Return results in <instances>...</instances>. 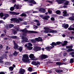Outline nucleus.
Listing matches in <instances>:
<instances>
[{
    "label": "nucleus",
    "mask_w": 74,
    "mask_h": 74,
    "mask_svg": "<svg viewBox=\"0 0 74 74\" xmlns=\"http://www.w3.org/2000/svg\"><path fill=\"white\" fill-rule=\"evenodd\" d=\"M44 29H45L44 31V33H58V32L56 30H51L50 31V32H49V28L48 27H44L43 28Z\"/></svg>",
    "instance_id": "1"
},
{
    "label": "nucleus",
    "mask_w": 74,
    "mask_h": 74,
    "mask_svg": "<svg viewBox=\"0 0 74 74\" xmlns=\"http://www.w3.org/2000/svg\"><path fill=\"white\" fill-rule=\"evenodd\" d=\"M20 32H22L23 33H38L37 32L33 31H28L25 28L23 29H20Z\"/></svg>",
    "instance_id": "2"
},
{
    "label": "nucleus",
    "mask_w": 74,
    "mask_h": 74,
    "mask_svg": "<svg viewBox=\"0 0 74 74\" xmlns=\"http://www.w3.org/2000/svg\"><path fill=\"white\" fill-rule=\"evenodd\" d=\"M28 46L27 47V49L28 50H32L33 49V47H31L33 46V45L30 42H29L27 44Z\"/></svg>",
    "instance_id": "3"
},
{
    "label": "nucleus",
    "mask_w": 74,
    "mask_h": 74,
    "mask_svg": "<svg viewBox=\"0 0 74 74\" xmlns=\"http://www.w3.org/2000/svg\"><path fill=\"white\" fill-rule=\"evenodd\" d=\"M62 44V42H57L56 43H55V42H53L50 45H51L53 47H54L55 45L56 46L57 44L58 45H59V44Z\"/></svg>",
    "instance_id": "4"
},
{
    "label": "nucleus",
    "mask_w": 74,
    "mask_h": 74,
    "mask_svg": "<svg viewBox=\"0 0 74 74\" xmlns=\"http://www.w3.org/2000/svg\"><path fill=\"white\" fill-rule=\"evenodd\" d=\"M23 58H24L22 59V60L24 62H26L27 59H29V57L27 55H25L23 56Z\"/></svg>",
    "instance_id": "5"
},
{
    "label": "nucleus",
    "mask_w": 74,
    "mask_h": 74,
    "mask_svg": "<svg viewBox=\"0 0 74 74\" xmlns=\"http://www.w3.org/2000/svg\"><path fill=\"white\" fill-rule=\"evenodd\" d=\"M47 57L48 56H47L42 54L40 56V58L41 60H44V59H46V58H47Z\"/></svg>",
    "instance_id": "6"
},
{
    "label": "nucleus",
    "mask_w": 74,
    "mask_h": 74,
    "mask_svg": "<svg viewBox=\"0 0 74 74\" xmlns=\"http://www.w3.org/2000/svg\"><path fill=\"white\" fill-rule=\"evenodd\" d=\"M22 39H23V40L21 41L22 43H24L25 42H27V40H28V39L26 38V37L25 36L22 37Z\"/></svg>",
    "instance_id": "7"
},
{
    "label": "nucleus",
    "mask_w": 74,
    "mask_h": 74,
    "mask_svg": "<svg viewBox=\"0 0 74 74\" xmlns=\"http://www.w3.org/2000/svg\"><path fill=\"white\" fill-rule=\"evenodd\" d=\"M32 3L34 4H37L36 2L34 0H31L29 1V2L28 3L29 5H30V6L32 5Z\"/></svg>",
    "instance_id": "8"
},
{
    "label": "nucleus",
    "mask_w": 74,
    "mask_h": 74,
    "mask_svg": "<svg viewBox=\"0 0 74 74\" xmlns=\"http://www.w3.org/2000/svg\"><path fill=\"white\" fill-rule=\"evenodd\" d=\"M31 64L35 65V66H37V65H38V64H39V65L40 64V62H37L34 61L32 62L31 63Z\"/></svg>",
    "instance_id": "9"
},
{
    "label": "nucleus",
    "mask_w": 74,
    "mask_h": 74,
    "mask_svg": "<svg viewBox=\"0 0 74 74\" xmlns=\"http://www.w3.org/2000/svg\"><path fill=\"white\" fill-rule=\"evenodd\" d=\"M66 0H56V1L58 3V4H62L64 3V1H66Z\"/></svg>",
    "instance_id": "10"
},
{
    "label": "nucleus",
    "mask_w": 74,
    "mask_h": 74,
    "mask_svg": "<svg viewBox=\"0 0 74 74\" xmlns=\"http://www.w3.org/2000/svg\"><path fill=\"white\" fill-rule=\"evenodd\" d=\"M39 11L40 12H42L43 13H44L46 11L45 10L42 8H40L39 9Z\"/></svg>",
    "instance_id": "11"
},
{
    "label": "nucleus",
    "mask_w": 74,
    "mask_h": 74,
    "mask_svg": "<svg viewBox=\"0 0 74 74\" xmlns=\"http://www.w3.org/2000/svg\"><path fill=\"white\" fill-rule=\"evenodd\" d=\"M62 27H64L65 29H67L69 27V25L68 24L64 23L62 24Z\"/></svg>",
    "instance_id": "12"
},
{
    "label": "nucleus",
    "mask_w": 74,
    "mask_h": 74,
    "mask_svg": "<svg viewBox=\"0 0 74 74\" xmlns=\"http://www.w3.org/2000/svg\"><path fill=\"white\" fill-rule=\"evenodd\" d=\"M52 48H53V47H52V46H49L45 48V49L47 50H48V51H50V50L51 49H52Z\"/></svg>",
    "instance_id": "13"
},
{
    "label": "nucleus",
    "mask_w": 74,
    "mask_h": 74,
    "mask_svg": "<svg viewBox=\"0 0 74 74\" xmlns=\"http://www.w3.org/2000/svg\"><path fill=\"white\" fill-rule=\"evenodd\" d=\"M14 48L15 49H18V47H19V46H18V45L16 44H14Z\"/></svg>",
    "instance_id": "14"
},
{
    "label": "nucleus",
    "mask_w": 74,
    "mask_h": 74,
    "mask_svg": "<svg viewBox=\"0 0 74 74\" xmlns=\"http://www.w3.org/2000/svg\"><path fill=\"white\" fill-rule=\"evenodd\" d=\"M9 13H10V14H15V15H19V13H17L13 12H10Z\"/></svg>",
    "instance_id": "15"
},
{
    "label": "nucleus",
    "mask_w": 74,
    "mask_h": 74,
    "mask_svg": "<svg viewBox=\"0 0 74 74\" xmlns=\"http://www.w3.org/2000/svg\"><path fill=\"white\" fill-rule=\"evenodd\" d=\"M25 72V70L23 69H20V73L21 74H24V73Z\"/></svg>",
    "instance_id": "16"
},
{
    "label": "nucleus",
    "mask_w": 74,
    "mask_h": 74,
    "mask_svg": "<svg viewBox=\"0 0 74 74\" xmlns=\"http://www.w3.org/2000/svg\"><path fill=\"white\" fill-rule=\"evenodd\" d=\"M35 22L37 23L36 24L37 26H40V23L39 21L37 20H35Z\"/></svg>",
    "instance_id": "17"
},
{
    "label": "nucleus",
    "mask_w": 74,
    "mask_h": 74,
    "mask_svg": "<svg viewBox=\"0 0 74 74\" xmlns=\"http://www.w3.org/2000/svg\"><path fill=\"white\" fill-rule=\"evenodd\" d=\"M56 64H57V65H59V66H60V65H63V64H64V63H61L60 62H57Z\"/></svg>",
    "instance_id": "18"
},
{
    "label": "nucleus",
    "mask_w": 74,
    "mask_h": 74,
    "mask_svg": "<svg viewBox=\"0 0 74 74\" xmlns=\"http://www.w3.org/2000/svg\"><path fill=\"white\" fill-rule=\"evenodd\" d=\"M15 29V30H17V31H20L21 30L19 28V26L18 25L16 27V29Z\"/></svg>",
    "instance_id": "19"
},
{
    "label": "nucleus",
    "mask_w": 74,
    "mask_h": 74,
    "mask_svg": "<svg viewBox=\"0 0 74 74\" xmlns=\"http://www.w3.org/2000/svg\"><path fill=\"white\" fill-rule=\"evenodd\" d=\"M29 57L31 59H34L35 58V57L34 56V55L33 54H31L29 55Z\"/></svg>",
    "instance_id": "20"
},
{
    "label": "nucleus",
    "mask_w": 74,
    "mask_h": 74,
    "mask_svg": "<svg viewBox=\"0 0 74 74\" xmlns=\"http://www.w3.org/2000/svg\"><path fill=\"white\" fill-rule=\"evenodd\" d=\"M49 18V16H45L44 17H43L42 18V19H46V20H48V18Z\"/></svg>",
    "instance_id": "21"
},
{
    "label": "nucleus",
    "mask_w": 74,
    "mask_h": 74,
    "mask_svg": "<svg viewBox=\"0 0 74 74\" xmlns=\"http://www.w3.org/2000/svg\"><path fill=\"white\" fill-rule=\"evenodd\" d=\"M12 30L13 31V32H14V34H17V31L15 29H12Z\"/></svg>",
    "instance_id": "22"
},
{
    "label": "nucleus",
    "mask_w": 74,
    "mask_h": 74,
    "mask_svg": "<svg viewBox=\"0 0 74 74\" xmlns=\"http://www.w3.org/2000/svg\"><path fill=\"white\" fill-rule=\"evenodd\" d=\"M23 48L22 47H19L17 49L19 50L20 52H21L23 50Z\"/></svg>",
    "instance_id": "23"
},
{
    "label": "nucleus",
    "mask_w": 74,
    "mask_h": 74,
    "mask_svg": "<svg viewBox=\"0 0 74 74\" xmlns=\"http://www.w3.org/2000/svg\"><path fill=\"white\" fill-rule=\"evenodd\" d=\"M67 44V41H64V43L62 45V47H64V46H65V45H66V44Z\"/></svg>",
    "instance_id": "24"
},
{
    "label": "nucleus",
    "mask_w": 74,
    "mask_h": 74,
    "mask_svg": "<svg viewBox=\"0 0 74 74\" xmlns=\"http://www.w3.org/2000/svg\"><path fill=\"white\" fill-rule=\"evenodd\" d=\"M69 20H70V21H74V16H72L70 17L69 18Z\"/></svg>",
    "instance_id": "25"
},
{
    "label": "nucleus",
    "mask_w": 74,
    "mask_h": 74,
    "mask_svg": "<svg viewBox=\"0 0 74 74\" xmlns=\"http://www.w3.org/2000/svg\"><path fill=\"white\" fill-rule=\"evenodd\" d=\"M15 22H16V23H20V21L19 19H18L17 18H16Z\"/></svg>",
    "instance_id": "26"
},
{
    "label": "nucleus",
    "mask_w": 74,
    "mask_h": 74,
    "mask_svg": "<svg viewBox=\"0 0 74 74\" xmlns=\"http://www.w3.org/2000/svg\"><path fill=\"white\" fill-rule=\"evenodd\" d=\"M14 8H15L16 7V9L18 10L19 9V5L16 4H15L14 5Z\"/></svg>",
    "instance_id": "27"
},
{
    "label": "nucleus",
    "mask_w": 74,
    "mask_h": 74,
    "mask_svg": "<svg viewBox=\"0 0 74 74\" xmlns=\"http://www.w3.org/2000/svg\"><path fill=\"white\" fill-rule=\"evenodd\" d=\"M63 13L64 14L63 16H67V12H66V11H64V12H63Z\"/></svg>",
    "instance_id": "28"
},
{
    "label": "nucleus",
    "mask_w": 74,
    "mask_h": 74,
    "mask_svg": "<svg viewBox=\"0 0 74 74\" xmlns=\"http://www.w3.org/2000/svg\"><path fill=\"white\" fill-rule=\"evenodd\" d=\"M15 7H11L10 8V10L11 11H14L15 9Z\"/></svg>",
    "instance_id": "29"
},
{
    "label": "nucleus",
    "mask_w": 74,
    "mask_h": 74,
    "mask_svg": "<svg viewBox=\"0 0 74 74\" xmlns=\"http://www.w3.org/2000/svg\"><path fill=\"white\" fill-rule=\"evenodd\" d=\"M56 71L57 73H61V72H63V70H56Z\"/></svg>",
    "instance_id": "30"
},
{
    "label": "nucleus",
    "mask_w": 74,
    "mask_h": 74,
    "mask_svg": "<svg viewBox=\"0 0 74 74\" xmlns=\"http://www.w3.org/2000/svg\"><path fill=\"white\" fill-rule=\"evenodd\" d=\"M56 12L57 14H58L59 15L61 14V12H60V10H57V11H56Z\"/></svg>",
    "instance_id": "31"
},
{
    "label": "nucleus",
    "mask_w": 74,
    "mask_h": 74,
    "mask_svg": "<svg viewBox=\"0 0 74 74\" xmlns=\"http://www.w3.org/2000/svg\"><path fill=\"white\" fill-rule=\"evenodd\" d=\"M16 20V18H11L10 19L11 22H12V21H14V22H15V20Z\"/></svg>",
    "instance_id": "32"
},
{
    "label": "nucleus",
    "mask_w": 74,
    "mask_h": 74,
    "mask_svg": "<svg viewBox=\"0 0 74 74\" xmlns=\"http://www.w3.org/2000/svg\"><path fill=\"white\" fill-rule=\"evenodd\" d=\"M30 41L32 42H33V43H36V40L34 39L31 40Z\"/></svg>",
    "instance_id": "33"
},
{
    "label": "nucleus",
    "mask_w": 74,
    "mask_h": 74,
    "mask_svg": "<svg viewBox=\"0 0 74 74\" xmlns=\"http://www.w3.org/2000/svg\"><path fill=\"white\" fill-rule=\"evenodd\" d=\"M34 50L36 52H37L38 51V49L37 47H35L34 49Z\"/></svg>",
    "instance_id": "34"
},
{
    "label": "nucleus",
    "mask_w": 74,
    "mask_h": 74,
    "mask_svg": "<svg viewBox=\"0 0 74 74\" xmlns=\"http://www.w3.org/2000/svg\"><path fill=\"white\" fill-rule=\"evenodd\" d=\"M2 56V58H3V59L6 58V57H7V54H4Z\"/></svg>",
    "instance_id": "35"
},
{
    "label": "nucleus",
    "mask_w": 74,
    "mask_h": 74,
    "mask_svg": "<svg viewBox=\"0 0 74 74\" xmlns=\"http://www.w3.org/2000/svg\"><path fill=\"white\" fill-rule=\"evenodd\" d=\"M68 29L69 30H73L74 31V28L70 27L68 28Z\"/></svg>",
    "instance_id": "36"
},
{
    "label": "nucleus",
    "mask_w": 74,
    "mask_h": 74,
    "mask_svg": "<svg viewBox=\"0 0 74 74\" xmlns=\"http://www.w3.org/2000/svg\"><path fill=\"white\" fill-rule=\"evenodd\" d=\"M9 69L10 71H12L14 70V68L13 66H11L9 68Z\"/></svg>",
    "instance_id": "37"
},
{
    "label": "nucleus",
    "mask_w": 74,
    "mask_h": 74,
    "mask_svg": "<svg viewBox=\"0 0 74 74\" xmlns=\"http://www.w3.org/2000/svg\"><path fill=\"white\" fill-rule=\"evenodd\" d=\"M74 62V60L73 58H71L70 59V63H73Z\"/></svg>",
    "instance_id": "38"
},
{
    "label": "nucleus",
    "mask_w": 74,
    "mask_h": 74,
    "mask_svg": "<svg viewBox=\"0 0 74 74\" xmlns=\"http://www.w3.org/2000/svg\"><path fill=\"white\" fill-rule=\"evenodd\" d=\"M10 37L11 38H14V39H16V38H17V36H11Z\"/></svg>",
    "instance_id": "39"
},
{
    "label": "nucleus",
    "mask_w": 74,
    "mask_h": 74,
    "mask_svg": "<svg viewBox=\"0 0 74 74\" xmlns=\"http://www.w3.org/2000/svg\"><path fill=\"white\" fill-rule=\"evenodd\" d=\"M69 3V1H66L64 3V4L65 5H68V4Z\"/></svg>",
    "instance_id": "40"
},
{
    "label": "nucleus",
    "mask_w": 74,
    "mask_h": 74,
    "mask_svg": "<svg viewBox=\"0 0 74 74\" xmlns=\"http://www.w3.org/2000/svg\"><path fill=\"white\" fill-rule=\"evenodd\" d=\"M14 25L12 24H9V25L10 28H12V27H14Z\"/></svg>",
    "instance_id": "41"
},
{
    "label": "nucleus",
    "mask_w": 74,
    "mask_h": 74,
    "mask_svg": "<svg viewBox=\"0 0 74 74\" xmlns=\"http://www.w3.org/2000/svg\"><path fill=\"white\" fill-rule=\"evenodd\" d=\"M67 48H72L73 47L72 46H67L66 47Z\"/></svg>",
    "instance_id": "42"
},
{
    "label": "nucleus",
    "mask_w": 74,
    "mask_h": 74,
    "mask_svg": "<svg viewBox=\"0 0 74 74\" xmlns=\"http://www.w3.org/2000/svg\"><path fill=\"white\" fill-rule=\"evenodd\" d=\"M20 16H26V14L25 13H23L20 15Z\"/></svg>",
    "instance_id": "43"
},
{
    "label": "nucleus",
    "mask_w": 74,
    "mask_h": 74,
    "mask_svg": "<svg viewBox=\"0 0 74 74\" xmlns=\"http://www.w3.org/2000/svg\"><path fill=\"white\" fill-rule=\"evenodd\" d=\"M38 39H39V42L40 41H41V42L42 41V39L41 38V37H39Z\"/></svg>",
    "instance_id": "44"
},
{
    "label": "nucleus",
    "mask_w": 74,
    "mask_h": 74,
    "mask_svg": "<svg viewBox=\"0 0 74 74\" xmlns=\"http://www.w3.org/2000/svg\"><path fill=\"white\" fill-rule=\"evenodd\" d=\"M28 70L29 71H32V68L29 67L28 68Z\"/></svg>",
    "instance_id": "45"
},
{
    "label": "nucleus",
    "mask_w": 74,
    "mask_h": 74,
    "mask_svg": "<svg viewBox=\"0 0 74 74\" xmlns=\"http://www.w3.org/2000/svg\"><path fill=\"white\" fill-rule=\"evenodd\" d=\"M13 55H14V56H16L18 55V53L16 52V51H15L14 53L13 54Z\"/></svg>",
    "instance_id": "46"
},
{
    "label": "nucleus",
    "mask_w": 74,
    "mask_h": 74,
    "mask_svg": "<svg viewBox=\"0 0 74 74\" xmlns=\"http://www.w3.org/2000/svg\"><path fill=\"white\" fill-rule=\"evenodd\" d=\"M73 51V49H70L67 50V52H71V51Z\"/></svg>",
    "instance_id": "47"
},
{
    "label": "nucleus",
    "mask_w": 74,
    "mask_h": 74,
    "mask_svg": "<svg viewBox=\"0 0 74 74\" xmlns=\"http://www.w3.org/2000/svg\"><path fill=\"white\" fill-rule=\"evenodd\" d=\"M37 48L38 51H41V49H42L40 47H37Z\"/></svg>",
    "instance_id": "48"
},
{
    "label": "nucleus",
    "mask_w": 74,
    "mask_h": 74,
    "mask_svg": "<svg viewBox=\"0 0 74 74\" xmlns=\"http://www.w3.org/2000/svg\"><path fill=\"white\" fill-rule=\"evenodd\" d=\"M34 40H35V41H38L39 42V39L38 38H36L34 39Z\"/></svg>",
    "instance_id": "49"
},
{
    "label": "nucleus",
    "mask_w": 74,
    "mask_h": 74,
    "mask_svg": "<svg viewBox=\"0 0 74 74\" xmlns=\"http://www.w3.org/2000/svg\"><path fill=\"white\" fill-rule=\"evenodd\" d=\"M0 16L1 17H3V13H1L0 14Z\"/></svg>",
    "instance_id": "50"
},
{
    "label": "nucleus",
    "mask_w": 74,
    "mask_h": 74,
    "mask_svg": "<svg viewBox=\"0 0 74 74\" xmlns=\"http://www.w3.org/2000/svg\"><path fill=\"white\" fill-rule=\"evenodd\" d=\"M38 12L37 11H34L33 12V13H38Z\"/></svg>",
    "instance_id": "51"
},
{
    "label": "nucleus",
    "mask_w": 74,
    "mask_h": 74,
    "mask_svg": "<svg viewBox=\"0 0 74 74\" xmlns=\"http://www.w3.org/2000/svg\"><path fill=\"white\" fill-rule=\"evenodd\" d=\"M3 56H1L0 57V60H3Z\"/></svg>",
    "instance_id": "52"
},
{
    "label": "nucleus",
    "mask_w": 74,
    "mask_h": 74,
    "mask_svg": "<svg viewBox=\"0 0 74 74\" xmlns=\"http://www.w3.org/2000/svg\"><path fill=\"white\" fill-rule=\"evenodd\" d=\"M5 17L7 18V17H9V14H6L5 15Z\"/></svg>",
    "instance_id": "53"
},
{
    "label": "nucleus",
    "mask_w": 74,
    "mask_h": 74,
    "mask_svg": "<svg viewBox=\"0 0 74 74\" xmlns=\"http://www.w3.org/2000/svg\"><path fill=\"white\" fill-rule=\"evenodd\" d=\"M0 74H5V73L4 72H0Z\"/></svg>",
    "instance_id": "54"
},
{
    "label": "nucleus",
    "mask_w": 74,
    "mask_h": 74,
    "mask_svg": "<svg viewBox=\"0 0 74 74\" xmlns=\"http://www.w3.org/2000/svg\"><path fill=\"white\" fill-rule=\"evenodd\" d=\"M22 34L23 36H26V35H27V34H26V32H25V33H23Z\"/></svg>",
    "instance_id": "55"
},
{
    "label": "nucleus",
    "mask_w": 74,
    "mask_h": 74,
    "mask_svg": "<svg viewBox=\"0 0 74 74\" xmlns=\"http://www.w3.org/2000/svg\"><path fill=\"white\" fill-rule=\"evenodd\" d=\"M66 55H67V53H64L63 55L64 56H66Z\"/></svg>",
    "instance_id": "56"
},
{
    "label": "nucleus",
    "mask_w": 74,
    "mask_h": 74,
    "mask_svg": "<svg viewBox=\"0 0 74 74\" xmlns=\"http://www.w3.org/2000/svg\"><path fill=\"white\" fill-rule=\"evenodd\" d=\"M62 60H63V62H66L67 60V59L66 58L63 59H62Z\"/></svg>",
    "instance_id": "57"
},
{
    "label": "nucleus",
    "mask_w": 74,
    "mask_h": 74,
    "mask_svg": "<svg viewBox=\"0 0 74 74\" xmlns=\"http://www.w3.org/2000/svg\"><path fill=\"white\" fill-rule=\"evenodd\" d=\"M12 2L13 3H16V0H12Z\"/></svg>",
    "instance_id": "58"
},
{
    "label": "nucleus",
    "mask_w": 74,
    "mask_h": 74,
    "mask_svg": "<svg viewBox=\"0 0 74 74\" xmlns=\"http://www.w3.org/2000/svg\"><path fill=\"white\" fill-rule=\"evenodd\" d=\"M5 36V34H2L1 35V36L2 37H4Z\"/></svg>",
    "instance_id": "59"
},
{
    "label": "nucleus",
    "mask_w": 74,
    "mask_h": 74,
    "mask_svg": "<svg viewBox=\"0 0 74 74\" xmlns=\"http://www.w3.org/2000/svg\"><path fill=\"white\" fill-rule=\"evenodd\" d=\"M51 21H54L55 20V18H54L53 17H52L51 18Z\"/></svg>",
    "instance_id": "60"
},
{
    "label": "nucleus",
    "mask_w": 74,
    "mask_h": 74,
    "mask_svg": "<svg viewBox=\"0 0 74 74\" xmlns=\"http://www.w3.org/2000/svg\"><path fill=\"white\" fill-rule=\"evenodd\" d=\"M18 20L20 21H23V19L21 18H18Z\"/></svg>",
    "instance_id": "61"
},
{
    "label": "nucleus",
    "mask_w": 74,
    "mask_h": 74,
    "mask_svg": "<svg viewBox=\"0 0 74 74\" xmlns=\"http://www.w3.org/2000/svg\"><path fill=\"white\" fill-rule=\"evenodd\" d=\"M38 27L37 26H35V27H34V29H37Z\"/></svg>",
    "instance_id": "62"
},
{
    "label": "nucleus",
    "mask_w": 74,
    "mask_h": 74,
    "mask_svg": "<svg viewBox=\"0 0 74 74\" xmlns=\"http://www.w3.org/2000/svg\"><path fill=\"white\" fill-rule=\"evenodd\" d=\"M48 12L49 14H51V13H52V11H48Z\"/></svg>",
    "instance_id": "63"
},
{
    "label": "nucleus",
    "mask_w": 74,
    "mask_h": 74,
    "mask_svg": "<svg viewBox=\"0 0 74 74\" xmlns=\"http://www.w3.org/2000/svg\"><path fill=\"white\" fill-rule=\"evenodd\" d=\"M3 48V46L0 45V48Z\"/></svg>",
    "instance_id": "64"
}]
</instances>
